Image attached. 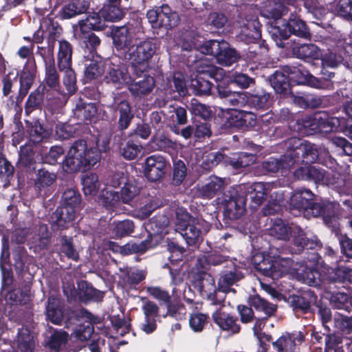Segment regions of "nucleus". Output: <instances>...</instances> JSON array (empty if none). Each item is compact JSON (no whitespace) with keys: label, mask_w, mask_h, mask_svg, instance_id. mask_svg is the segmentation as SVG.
Segmentation results:
<instances>
[{"label":"nucleus","mask_w":352,"mask_h":352,"mask_svg":"<svg viewBox=\"0 0 352 352\" xmlns=\"http://www.w3.org/2000/svg\"><path fill=\"white\" fill-rule=\"evenodd\" d=\"M169 166L168 162L160 155H152L146 158L144 164V174L152 182L162 178Z\"/></svg>","instance_id":"obj_18"},{"label":"nucleus","mask_w":352,"mask_h":352,"mask_svg":"<svg viewBox=\"0 0 352 352\" xmlns=\"http://www.w3.org/2000/svg\"><path fill=\"white\" fill-rule=\"evenodd\" d=\"M104 20L100 15V13H93L89 14L85 19H82L78 22V27H76L75 31L77 32L79 28L80 31L85 34L89 30H100L104 26Z\"/></svg>","instance_id":"obj_34"},{"label":"nucleus","mask_w":352,"mask_h":352,"mask_svg":"<svg viewBox=\"0 0 352 352\" xmlns=\"http://www.w3.org/2000/svg\"><path fill=\"white\" fill-rule=\"evenodd\" d=\"M214 322L221 330L226 331L229 335H234L239 333L240 326L237 323L236 318L224 310V305L214 311L212 315Z\"/></svg>","instance_id":"obj_21"},{"label":"nucleus","mask_w":352,"mask_h":352,"mask_svg":"<svg viewBox=\"0 0 352 352\" xmlns=\"http://www.w3.org/2000/svg\"><path fill=\"white\" fill-rule=\"evenodd\" d=\"M68 334L65 331H55L48 342L49 347L56 351H60L66 344Z\"/></svg>","instance_id":"obj_63"},{"label":"nucleus","mask_w":352,"mask_h":352,"mask_svg":"<svg viewBox=\"0 0 352 352\" xmlns=\"http://www.w3.org/2000/svg\"><path fill=\"white\" fill-rule=\"evenodd\" d=\"M60 30L57 23L53 21L51 18H43L41 21L39 29L33 34L32 41L35 43H41L47 34L54 39L56 35L60 34Z\"/></svg>","instance_id":"obj_28"},{"label":"nucleus","mask_w":352,"mask_h":352,"mask_svg":"<svg viewBox=\"0 0 352 352\" xmlns=\"http://www.w3.org/2000/svg\"><path fill=\"white\" fill-rule=\"evenodd\" d=\"M346 43L343 40L330 41L327 50H322L320 56L323 78L327 80L334 76L333 72L326 70L327 67L336 68L345 60L346 56Z\"/></svg>","instance_id":"obj_9"},{"label":"nucleus","mask_w":352,"mask_h":352,"mask_svg":"<svg viewBox=\"0 0 352 352\" xmlns=\"http://www.w3.org/2000/svg\"><path fill=\"white\" fill-rule=\"evenodd\" d=\"M178 23V15L176 12L171 11L170 7L167 5H163L160 7L159 10V28L165 26L172 28Z\"/></svg>","instance_id":"obj_45"},{"label":"nucleus","mask_w":352,"mask_h":352,"mask_svg":"<svg viewBox=\"0 0 352 352\" xmlns=\"http://www.w3.org/2000/svg\"><path fill=\"white\" fill-rule=\"evenodd\" d=\"M249 303L250 305L257 310L263 311L268 316L272 315L276 310V307L274 305L267 302L258 295L250 296Z\"/></svg>","instance_id":"obj_53"},{"label":"nucleus","mask_w":352,"mask_h":352,"mask_svg":"<svg viewBox=\"0 0 352 352\" xmlns=\"http://www.w3.org/2000/svg\"><path fill=\"white\" fill-rule=\"evenodd\" d=\"M123 184L119 193L120 201L127 205H131L133 199L140 194V189L134 179H129L122 173L113 175L110 185L117 188Z\"/></svg>","instance_id":"obj_15"},{"label":"nucleus","mask_w":352,"mask_h":352,"mask_svg":"<svg viewBox=\"0 0 352 352\" xmlns=\"http://www.w3.org/2000/svg\"><path fill=\"white\" fill-rule=\"evenodd\" d=\"M239 23L241 28L239 37L241 40L249 43L261 38L260 23L256 16L242 19Z\"/></svg>","instance_id":"obj_20"},{"label":"nucleus","mask_w":352,"mask_h":352,"mask_svg":"<svg viewBox=\"0 0 352 352\" xmlns=\"http://www.w3.org/2000/svg\"><path fill=\"white\" fill-rule=\"evenodd\" d=\"M314 194L307 188L295 190L290 197L289 210L294 216L301 214L314 200Z\"/></svg>","instance_id":"obj_19"},{"label":"nucleus","mask_w":352,"mask_h":352,"mask_svg":"<svg viewBox=\"0 0 352 352\" xmlns=\"http://www.w3.org/2000/svg\"><path fill=\"white\" fill-rule=\"evenodd\" d=\"M97 113V109L94 103L78 104L76 108V114L88 120L94 118Z\"/></svg>","instance_id":"obj_64"},{"label":"nucleus","mask_w":352,"mask_h":352,"mask_svg":"<svg viewBox=\"0 0 352 352\" xmlns=\"http://www.w3.org/2000/svg\"><path fill=\"white\" fill-rule=\"evenodd\" d=\"M226 195V212L231 219L241 217L245 210L246 197L241 193L239 186L232 188Z\"/></svg>","instance_id":"obj_17"},{"label":"nucleus","mask_w":352,"mask_h":352,"mask_svg":"<svg viewBox=\"0 0 352 352\" xmlns=\"http://www.w3.org/2000/svg\"><path fill=\"white\" fill-rule=\"evenodd\" d=\"M113 45L118 50H122L124 54L129 47L134 44V36L126 26L116 27L112 30Z\"/></svg>","instance_id":"obj_26"},{"label":"nucleus","mask_w":352,"mask_h":352,"mask_svg":"<svg viewBox=\"0 0 352 352\" xmlns=\"http://www.w3.org/2000/svg\"><path fill=\"white\" fill-rule=\"evenodd\" d=\"M270 82L276 92L283 94L289 89L290 79L287 78L285 67L283 72L276 71L270 79Z\"/></svg>","instance_id":"obj_46"},{"label":"nucleus","mask_w":352,"mask_h":352,"mask_svg":"<svg viewBox=\"0 0 352 352\" xmlns=\"http://www.w3.org/2000/svg\"><path fill=\"white\" fill-rule=\"evenodd\" d=\"M307 171L309 173V181L333 186L336 188L341 187V182L338 181V178H336L334 175L331 176L330 173H327L322 168L309 166V169Z\"/></svg>","instance_id":"obj_30"},{"label":"nucleus","mask_w":352,"mask_h":352,"mask_svg":"<svg viewBox=\"0 0 352 352\" xmlns=\"http://www.w3.org/2000/svg\"><path fill=\"white\" fill-rule=\"evenodd\" d=\"M36 72L34 58L28 59L19 74V95L24 97L30 89Z\"/></svg>","instance_id":"obj_24"},{"label":"nucleus","mask_w":352,"mask_h":352,"mask_svg":"<svg viewBox=\"0 0 352 352\" xmlns=\"http://www.w3.org/2000/svg\"><path fill=\"white\" fill-rule=\"evenodd\" d=\"M56 176L55 174L47 170L41 169L38 171L35 185L39 189L45 188L51 186L56 180Z\"/></svg>","instance_id":"obj_60"},{"label":"nucleus","mask_w":352,"mask_h":352,"mask_svg":"<svg viewBox=\"0 0 352 352\" xmlns=\"http://www.w3.org/2000/svg\"><path fill=\"white\" fill-rule=\"evenodd\" d=\"M105 68L107 74L104 80L107 83H111L119 88L135 80L137 77L134 71H131L130 65H116L110 60H106Z\"/></svg>","instance_id":"obj_11"},{"label":"nucleus","mask_w":352,"mask_h":352,"mask_svg":"<svg viewBox=\"0 0 352 352\" xmlns=\"http://www.w3.org/2000/svg\"><path fill=\"white\" fill-rule=\"evenodd\" d=\"M295 164L292 154L287 153L280 160L274 157H270L262 163V168L265 173H274L279 170L283 175H285L287 170L290 169Z\"/></svg>","instance_id":"obj_23"},{"label":"nucleus","mask_w":352,"mask_h":352,"mask_svg":"<svg viewBox=\"0 0 352 352\" xmlns=\"http://www.w3.org/2000/svg\"><path fill=\"white\" fill-rule=\"evenodd\" d=\"M128 86L129 91L133 95L139 96L150 93L155 86V81L153 78L147 76H144V79L142 80L131 82L128 84Z\"/></svg>","instance_id":"obj_39"},{"label":"nucleus","mask_w":352,"mask_h":352,"mask_svg":"<svg viewBox=\"0 0 352 352\" xmlns=\"http://www.w3.org/2000/svg\"><path fill=\"white\" fill-rule=\"evenodd\" d=\"M14 344L21 352H32L35 346L33 336L27 329H22L19 332Z\"/></svg>","instance_id":"obj_44"},{"label":"nucleus","mask_w":352,"mask_h":352,"mask_svg":"<svg viewBox=\"0 0 352 352\" xmlns=\"http://www.w3.org/2000/svg\"><path fill=\"white\" fill-rule=\"evenodd\" d=\"M200 284L202 292L207 296L212 305H220L222 302L224 296H220L215 290L214 280L212 276L204 274Z\"/></svg>","instance_id":"obj_31"},{"label":"nucleus","mask_w":352,"mask_h":352,"mask_svg":"<svg viewBox=\"0 0 352 352\" xmlns=\"http://www.w3.org/2000/svg\"><path fill=\"white\" fill-rule=\"evenodd\" d=\"M219 45V50H217V54L214 56L218 63L224 66H230L237 61L239 56L236 52L234 49L230 48L226 41H221Z\"/></svg>","instance_id":"obj_33"},{"label":"nucleus","mask_w":352,"mask_h":352,"mask_svg":"<svg viewBox=\"0 0 352 352\" xmlns=\"http://www.w3.org/2000/svg\"><path fill=\"white\" fill-rule=\"evenodd\" d=\"M285 144L289 149L287 153L292 154L293 159L296 162L300 155L306 160L307 163L315 162L319 155V151L314 144L297 138L289 139Z\"/></svg>","instance_id":"obj_12"},{"label":"nucleus","mask_w":352,"mask_h":352,"mask_svg":"<svg viewBox=\"0 0 352 352\" xmlns=\"http://www.w3.org/2000/svg\"><path fill=\"white\" fill-rule=\"evenodd\" d=\"M147 293L151 295L152 297H153L155 299L162 301L167 305V312L165 315H164V317H166L168 315L173 316V314L171 311V306H170V296L169 294L161 289L158 287H148L146 288Z\"/></svg>","instance_id":"obj_52"},{"label":"nucleus","mask_w":352,"mask_h":352,"mask_svg":"<svg viewBox=\"0 0 352 352\" xmlns=\"http://www.w3.org/2000/svg\"><path fill=\"white\" fill-rule=\"evenodd\" d=\"M285 72L291 82L306 84L316 89H331V83L322 81L300 67L287 66Z\"/></svg>","instance_id":"obj_14"},{"label":"nucleus","mask_w":352,"mask_h":352,"mask_svg":"<svg viewBox=\"0 0 352 352\" xmlns=\"http://www.w3.org/2000/svg\"><path fill=\"white\" fill-rule=\"evenodd\" d=\"M46 316L49 320L55 324H60L63 320L62 305L60 300L54 296L48 298Z\"/></svg>","instance_id":"obj_37"},{"label":"nucleus","mask_w":352,"mask_h":352,"mask_svg":"<svg viewBox=\"0 0 352 352\" xmlns=\"http://www.w3.org/2000/svg\"><path fill=\"white\" fill-rule=\"evenodd\" d=\"M286 10V8L279 0L270 1L262 8L261 14L263 16L274 19L272 22L269 30L272 38L276 41L285 40L291 34L299 37L307 38L309 33L305 22L300 19L292 16L287 23L280 19Z\"/></svg>","instance_id":"obj_2"},{"label":"nucleus","mask_w":352,"mask_h":352,"mask_svg":"<svg viewBox=\"0 0 352 352\" xmlns=\"http://www.w3.org/2000/svg\"><path fill=\"white\" fill-rule=\"evenodd\" d=\"M134 224L131 220L125 219L113 223V232L116 237H122L133 232Z\"/></svg>","instance_id":"obj_58"},{"label":"nucleus","mask_w":352,"mask_h":352,"mask_svg":"<svg viewBox=\"0 0 352 352\" xmlns=\"http://www.w3.org/2000/svg\"><path fill=\"white\" fill-rule=\"evenodd\" d=\"M346 117H331L326 111H319L303 118L297 122L298 132L302 135H311L316 133H328L343 125L352 130V101L344 107Z\"/></svg>","instance_id":"obj_3"},{"label":"nucleus","mask_w":352,"mask_h":352,"mask_svg":"<svg viewBox=\"0 0 352 352\" xmlns=\"http://www.w3.org/2000/svg\"><path fill=\"white\" fill-rule=\"evenodd\" d=\"M331 12L343 18L352 19V0H338L331 3L328 8Z\"/></svg>","instance_id":"obj_42"},{"label":"nucleus","mask_w":352,"mask_h":352,"mask_svg":"<svg viewBox=\"0 0 352 352\" xmlns=\"http://www.w3.org/2000/svg\"><path fill=\"white\" fill-rule=\"evenodd\" d=\"M272 200L263 208L265 215H272L277 213L281 210V206L283 202V195L280 191L274 192L272 195Z\"/></svg>","instance_id":"obj_56"},{"label":"nucleus","mask_w":352,"mask_h":352,"mask_svg":"<svg viewBox=\"0 0 352 352\" xmlns=\"http://www.w3.org/2000/svg\"><path fill=\"white\" fill-rule=\"evenodd\" d=\"M201 62L197 67L198 74L191 80V87L197 95H207L210 93L212 84L206 77H210L219 80V76L223 75V69L213 65H201Z\"/></svg>","instance_id":"obj_10"},{"label":"nucleus","mask_w":352,"mask_h":352,"mask_svg":"<svg viewBox=\"0 0 352 352\" xmlns=\"http://www.w3.org/2000/svg\"><path fill=\"white\" fill-rule=\"evenodd\" d=\"M175 230L183 236L189 246H197L210 230V224L202 219L192 218L186 209L176 211Z\"/></svg>","instance_id":"obj_6"},{"label":"nucleus","mask_w":352,"mask_h":352,"mask_svg":"<svg viewBox=\"0 0 352 352\" xmlns=\"http://www.w3.org/2000/svg\"><path fill=\"white\" fill-rule=\"evenodd\" d=\"M109 248L113 252H119L123 255H128L136 252H144L150 248L147 246L146 242L143 241L140 243H128L124 245L120 246L114 242H109Z\"/></svg>","instance_id":"obj_43"},{"label":"nucleus","mask_w":352,"mask_h":352,"mask_svg":"<svg viewBox=\"0 0 352 352\" xmlns=\"http://www.w3.org/2000/svg\"><path fill=\"white\" fill-rule=\"evenodd\" d=\"M273 188L270 183L256 182L253 184H241L239 189L245 197L249 195L252 201L251 207L257 208L265 199L268 193Z\"/></svg>","instance_id":"obj_16"},{"label":"nucleus","mask_w":352,"mask_h":352,"mask_svg":"<svg viewBox=\"0 0 352 352\" xmlns=\"http://www.w3.org/2000/svg\"><path fill=\"white\" fill-rule=\"evenodd\" d=\"M93 333L94 326L91 322H87L86 324L78 325L72 333V336L76 340L82 342L89 339Z\"/></svg>","instance_id":"obj_61"},{"label":"nucleus","mask_w":352,"mask_h":352,"mask_svg":"<svg viewBox=\"0 0 352 352\" xmlns=\"http://www.w3.org/2000/svg\"><path fill=\"white\" fill-rule=\"evenodd\" d=\"M82 190L85 195L94 196L100 188L98 177L96 173H87L82 177Z\"/></svg>","instance_id":"obj_47"},{"label":"nucleus","mask_w":352,"mask_h":352,"mask_svg":"<svg viewBox=\"0 0 352 352\" xmlns=\"http://www.w3.org/2000/svg\"><path fill=\"white\" fill-rule=\"evenodd\" d=\"M226 185H227L226 179L211 176L208 182L199 188V192L202 197L210 199L221 192Z\"/></svg>","instance_id":"obj_32"},{"label":"nucleus","mask_w":352,"mask_h":352,"mask_svg":"<svg viewBox=\"0 0 352 352\" xmlns=\"http://www.w3.org/2000/svg\"><path fill=\"white\" fill-rule=\"evenodd\" d=\"M285 144L289 149L287 153L292 154L293 159L296 162L300 155L306 160L307 163L315 162L319 155V151L314 144L297 138L289 139Z\"/></svg>","instance_id":"obj_13"},{"label":"nucleus","mask_w":352,"mask_h":352,"mask_svg":"<svg viewBox=\"0 0 352 352\" xmlns=\"http://www.w3.org/2000/svg\"><path fill=\"white\" fill-rule=\"evenodd\" d=\"M219 96L224 100L226 104L232 107H243L248 103V96L245 92L232 91L228 87L218 86Z\"/></svg>","instance_id":"obj_29"},{"label":"nucleus","mask_w":352,"mask_h":352,"mask_svg":"<svg viewBox=\"0 0 352 352\" xmlns=\"http://www.w3.org/2000/svg\"><path fill=\"white\" fill-rule=\"evenodd\" d=\"M99 201L104 206L113 209L121 201L118 192L105 189L100 194Z\"/></svg>","instance_id":"obj_55"},{"label":"nucleus","mask_w":352,"mask_h":352,"mask_svg":"<svg viewBox=\"0 0 352 352\" xmlns=\"http://www.w3.org/2000/svg\"><path fill=\"white\" fill-rule=\"evenodd\" d=\"M149 147L153 151H166L175 147V143L164 134L155 135L148 142Z\"/></svg>","instance_id":"obj_50"},{"label":"nucleus","mask_w":352,"mask_h":352,"mask_svg":"<svg viewBox=\"0 0 352 352\" xmlns=\"http://www.w3.org/2000/svg\"><path fill=\"white\" fill-rule=\"evenodd\" d=\"M118 110L120 113L119 126L122 129H125L129 126L133 116L131 113V107L129 103L123 100L119 102Z\"/></svg>","instance_id":"obj_54"},{"label":"nucleus","mask_w":352,"mask_h":352,"mask_svg":"<svg viewBox=\"0 0 352 352\" xmlns=\"http://www.w3.org/2000/svg\"><path fill=\"white\" fill-rule=\"evenodd\" d=\"M269 235L275 239L287 241L293 236L294 245L296 249L295 253L300 252L304 248L315 249L320 247V241L316 236L309 237L308 233L304 232L299 226L285 223L282 219H277L272 221L268 228Z\"/></svg>","instance_id":"obj_4"},{"label":"nucleus","mask_w":352,"mask_h":352,"mask_svg":"<svg viewBox=\"0 0 352 352\" xmlns=\"http://www.w3.org/2000/svg\"><path fill=\"white\" fill-rule=\"evenodd\" d=\"M60 72L64 73L63 76V84L68 91L69 94H72L76 89V79L74 70L71 67L65 69H59Z\"/></svg>","instance_id":"obj_57"},{"label":"nucleus","mask_w":352,"mask_h":352,"mask_svg":"<svg viewBox=\"0 0 352 352\" xmlns=\"http://www.w3.org/2000/svg\"><path fill=\"white\" fill-rule=\"evenodd\" d=\"M45 82L50 88L56 89L59 87V76L54 67V63L45 65Z\"/></svg>","instance_id":"obj_62"},{"label":"nucleus","mask_w":352,"mask_h":352,"mask_svg":"<svg viewBox=\"0 0 352 352\" xmlns=\"http://www.w3.org/2000/svg\"><path fill=\"white\" fill-rule=\"evenodd\" d=\"M108 4L100 10V15L104 21L114 22L124 16V10L120 7V0H108Z\"/></svg>","instance_id":"obj_36"},{"label":"nucleus","mask_w":352,"mask_h":352,"mask_svg":"<svg viewBox=\"0 0 352 352\" xmlns=\"http://www.w3.org/2000/svg\"><path fill=\"white\" fill-rule=\"evenodd\" d=\"M255 156L252 154L240 153L234 154L226 162L235 169L246 167L251 165L255 161Z\"/></svg>","instance_id":"obj_49"},{"label":"nucleus","mask_w":352,"mask_h":352,"mask_svg":"<svg viewBox=\"0 0 352 352\" xmlns=\"http://www.w3.org/2000/svg\"><path fill=\"white\" fill-rule=\"evenodd\" d=\"M155 44L152 41H144L129 47L124 58L130 61V69L136 76L145 72L148 67V61L155 52Z\"/></svg>","instance_id":"obj_8"},{"label":"nucleus","mask_w":352,"mask_h":352,"mask_svg":"<svg viewBox=\"0 0 352 352\" xmlns=\"http://www.w3.org/2000/svg\"><path fill=\"white\" fill-rule=\"evenodd\" d=\"M72 50L71 45L66 41H59L57 54V63L59 69L67 68L72 66Z\"/></svg>","instance_id":"obj_40"},{"label":"nucleus","mask_w":352,"mask_h":352,"mask_svg":"<svg viewBox=\"0 0 352 352\" xmlns=\"http://www.w3.org/2000/svg\"><path fill=\"white\" fill-rule=\"evenodd\" d=\"M327 278L335 282L352 283V270L346 267H340L334 270L331 267L327 269Z\"/></svg>","instance_id":"obj_48"},{"label":"nucleus","mask_w":352,"mask_h":352,"mask_svg":"<svg viewBox=\"0 0 352 352\" xmlns=\"http://www.w3.org/2000/svg\"><path fill=\"white\" fill-rule=\"evenodd\" d=\"M322 51L314 44H302L293 48L295 55L307 62L320 60Z\"/></svg>","instance_id":"obj_35"},{"label":"nucleus","mask_w":352,"mask_h":352,"mask_svg":"<svg viewBox=\"0 0 352 352\" xmlns=\"http://www.w3.org/2000/svg\"><path fill=\"white\" fill-rule=\"evenodd\" d=\"M304 336L301 332L284 334L272 343L277 352H298V346L302 342Z\"/></svg>","instance_id":"obj_22"},{"label":"nucleus","mask_w":352,"mask_h":352,"mask_svg":"<svg viewBox=\"0 0 352 352\" xmlns=\"http://www.w3.org/2000/svg\"><path fill=\"white\" fill-rule=\"evenodd\" d=\"M85 58V76L87 80L95 79L103 74L106 61H103L100 56L94 55L91 52Z\"/></svg>","instance_id":"obj_27"},{"label":"nucleus","mask_w":352,"mask_h":352,"mask_svg":"<svg viewBox=\"0 0 352 352\" xmlns=\"http://www.w3.org/2000/svg\"><path fill=\"white\" fill-rule=\"evenodd\" d=\"M169 220L166 215L157 214L152 218L147 226L152 230V234L163 235L168 233L166 229Z\"/></svg>","instance_id":"obj_51"},{"label":"nucleus","mask_w":352,"mask_h":352,"mask_svg":"<svg viewBox=\"0 0 352 352\" xmlns=\"http://www.w3.org/2000/svg\"><path fill=\"white\" fill-rule=\"evenodd\" d=\"M316 258V255L311 254V257L308 258L309 264L307 263L304 265L294 263L291 259L279 256L272 258L264 257L261 254H256L253 256L252 262L258 271L272 279H277L285 274H289L307 285L318 286L326 279V277L313 267L311 260H315Z\"/></svg>","instance_id":"obj_1"},{"label":"nucleus","mask_w":352,"mask_h":352,"mask_svg":"<svg viewBox=\"0 0 352 352\" xmlns=\"http://www.w3.org/2000/svg\"><path fill=\"white\" fill-rule=\"evenodd\" d=\"M80 204V197L77 192L72 189L65 190L62 197V206L51 216L53 230L68 228L76 217Z\"/></svg>","instance_id":"obj_7"},{"label":"nucleus","mask_w":352,"mask_h":352,"mask_svg":"<svg viewBox=\"0 0 352 352\" xmlns=\"http://www.w3.org/2000/svg\"><path fill=\"white\" fill-rule=\"evenodd\" d=\"M100 160V153L95 147H88L85 140H78L70 147L63 163L67 173L86 170L96 165Z\"/></svg>","instance_id":"obj_5"},{"label":"nucleus","mask_w":352,"mask_h":352,"mask_svg":"<svg viewBox=\"0 0 352 352\" xmlns=\"http://www.w3.org/2000/svg\"><path fill=\"white\" fill-rule=\"evenodd\" d=\"M89 3L86 0H74L63 7L60 12L63 19H70L87 11Z\"/></svg>","instance_id":"obj_38"},{"label":"nucleus","mask_w":352,"mask_h":352,"mask_svg":"<svg viewBox=\"0 0 352 352\" xmlns=\"http://www.w3.org/2000/svg\"><path fill=\"white\" fill-rule=\"evenodd\" d=\"M220 42L217 40H210L206 41L202 43V41L199 39H190L188 42L187 41H184L182 48L184 50H192V49H195L199 51L201 54H208L214 56L217 54L218 50H219Z\"/></svg>","instance_id":"obj_25"},{"label":"nucleus","mask_w":352,"mask_h":352,"mask_svg":"<svg viewBox=\"0 0 352 352\" xmlns=\"http://www.w3.org/2000/svg\"><path fill=\"white\" fill-rule=\"evenodd\" d=\"M242 278L241 273L239 272H229L223 273L219 280V290L223 293L228 292H235L231 286Z\"/></svg>","instance_id":"obj_41"},{"label":"nucleus","mask_w":352,"mask_h":352,"mask_svg":"<svg viewBox=\"0 0 352 352\" xmlns=\"http://www.w3.org/2000/svg\"><path fill=\"white\" fill-rule=\"evenodd\" d=\"M142 151V146L132 141H128L121 148V155L126 160L135 159Z\"/></svg>","instance_id":"obj_59"}]
</instances>
